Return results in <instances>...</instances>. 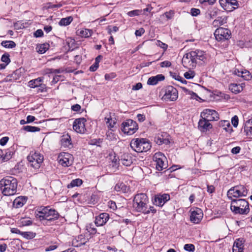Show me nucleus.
Listing matches in <instances>:
<instances>
[{
	"label": "nucleus",
	"instance_id": "obj_44",
	"mask_svg": "<svg viewBox=\"0 0 252 252\" xmlns=\"http://www.w3.org/2000/svg\"><path fill=\"white\" fill-rule=\"evenodd\" d=\"M10 55L8 53H5L2 55L1 58V61L4 63L9 64L10 63V59L9 58Z\"/></svg>",
	"mask_w": 252,
	"mask_h": 252
},
{
	"label": "nucleus",
	"instance_id": "obj_62",
	"mask_svg": "<svg viewBox=\"0 0 252 252\" xmlns=\"http://www.w3.org/2000/svg\"><path fill=\"white\" fill-rule=\"evenodd\" d=\"M99 66V64L97 63H96L94 62V63L89 68L90 71L94 72L97 70Z\"/></svg>",
	"mask_w": 252,
	"mask_h": 252
},
{
	"label": "nucleus",
	"instance_id": "obj_16",
	"mask_svg": "<svg viewBox=\"0 0 252 252\" xmlns=\"http://www.w3.org/2000/svg\"><path fill=\"white\" fill-rule=\"evenodd\" d=\"M86 120L84 118L76 119L73 122V128L78 133H84L86 130L85 123Z\"/></svg>",
	"mask_w": 252,
	"mask_h": 252
},
{
	"label": "nucleus",
	"instance_id": "obj_14",
	"mask_svg": "<svg viewBox=\"0 0 252 252\" xmlns=\"http://www.w3.org/2000/svg\"><path fill=\"white\" fill-rule=\"evenodd\" d=\"M73 156L68 153H63L59 156V162L63 167H69L73 163Z\"/></svg>",
	"mask_w": 252,
	"mask_h": 252
},
{
	"label": "nucleus",
	"instance_id": "obj_18",
	"mask_svg": "<svg viewBox=\"0 0 252 252\" xmlns=\"http://www.w3.org/2000/svg\"><path fill=\"white\" fill-rule=\"evenodd\" d=\"M202 211L198 208L191 212L190 216V220L193 223H198L203 218Z\"/></svg>",
	"mask_w": 252,
	"mask_h": 252
},
{
	"label": "nucleus",
	"instance_id": "obj_51",
	"mask_svg": "<svg viewBox=\"0 0 252 252\" xmlns=\"http://www.w3.org/2000/svg\"><path fill=\"white\" fill-rule=\"evenodd\" d=\"M37 93H42L47 92V88L45 84L41 83L40 86L36 87Z\"/></svg>",
	"mask_w": 252,
	"mask_h": 252
},
{
	"label": "nucleus",
	"instance_id": "obj_12",
	"mask_svg": "<svg viewBox=\"0 0 252 252\" xmlns=\"http://www.w3.org/2000/svg\"><path fill=\"white\" fill-rule=\"evenodd\" d=\"M200 118L210 122V121H218L219 119V115L218 112L214 110L206 109L201 113Z\"/></svg>",
	"mask_w": 252,
	"mask_h": 252
},
{
	"label": "nucleus",
	"instance_id": "obj_63",
	"mask_svg": "<svg viewBox=\"0 0 252 252\" xmlns=\"http://www.w3.org/2000/svg\"><path fill=\"white\" fill-rule=\"evenodd\" d=\"M71 109L75 112H78L81 109V106L78 104H74L71 107Z\"/></svg>",
	"mask_w": 252,
	"mask_h": 252
},
{
	"label": "nucleus",
	"instance_id": "obj_31",
	"mask_svg": "<svg viewBox=\"0 0 252 252\" xmlns=\"http://www.w3.org/2000/svg\"><path fill=\"white\" fill-rule=\"evenodd\" d=\"M244 131L247 135L252 136V119L246 122Z\"/></svg>",
	"mask_w": 252,
	"mask_h": 252
},
{
	"label": "nucleus",
	"instance_id": "obj_4",
	"mask_svg": "<svg viewBox=\"0 0 252 252\" xmlns=\"http://www.w3.org/2000/svg\"><path fill=\"white\" fill-rule=\"evenodd\" d=\"M133 207L137 212L146 213L148 210L149 199L145 193H138L135 195L133 200Z\"/></svg>",
	"mask_w": 252,
	"mask_h": 252
},
{
	"label": "nucleus",
	"instance_id": "obj_37",
	"mask_svg": "<svg viewBox=\"0 0 252 252\" xmlns=\"http://www.w3.org/2000/svg\"><path fill=\"white\" fill-rule=\"evenodd\" d=\"M2 46L5 48H13L16 46V43L12 40H4L1 43Z\"/></svg>",
	"mask_w": 252,
	"mask_h": 252
},
{
	"label": "nucleus",
	"instance_id": "obj_41",
	"mask_svg": "<svg viewBox=\"0 0 252 252\" xmlns=\"http://www.w3.org/2000/svg\"><path fill=\"white\" fill-rule=\"evenodd\" d=\"M21 235L27 239H31L34 238L36 236V233L33 232L28 231V232H23L21 233Z\"/></svg>",
	"mask_w": 252,
	"mask_h": 252
},
{
	"label": "nucleus",
	"instance_id": "obj_23",
	"mask_svg": "<svg viewBox=\"0 0 252 252\" xmlns=\"http://www.w3.org/2000/svg\"><path fill=\"white\" fill-rule=\"evenodd\" d=\"M27 201V197L20 196L16 197L13 202V207L15 208L22 207Z\"/></svg>",
	"mask_w": 252,
	"mask_h": 252
},
{
	"label": "nucleus",
	"instance_id": "obj_2",
	"mask_svg": "<svg viewBox=\"0 0 252 252\" xmlns=\"http://www.w3.org/2000/svg\"><path fill=\"white\" fill-rule=\"evenodd\" d=\"M17 180L11 176H7L0 181V189L5 196L15 194L17 192Z\"/></svg>",
	"mask_w": 252,
	"mask_h": 252
},
{
	"label": "nucleus",
	"instance_id": "obj_35",
	"mask_svg": "<svg viewBox=\"0 0 252 252\" xmlns=\"http://www.w3.org/2000/svg\"><path fill=\"white\" fill-rule=\"evenodd\" d=\"M73 17L72 16H68L61 19L59 24L62 26H66L69 25L73 21Z\"/></svg>",
	"mask_w": 252,
	"mask_h": 252
},
{
	"label": "nucleus",
	"instance_id": "obj_55",
	"mask_svg": "<svg viewBox=\"0 0 252 252\" xmlns=\"http://www.w3.org/2000/svg\"><path fill=\"white\" fill-rule=\"evenodd\" d=\"M239 119L237 116L235 115L231 119V123L233 126L236 127L238 125Z\"/></svg>",
	"mask_w": 252,
	"mask_h": 252
},
{
	"label": "nucleus",
	"instance_id": "obj_1",
	"mask_svg": "<svg viewBox=\"0 0 252 252\" xmlns=\"http://www.w3.org/2000/svg\"><path fill=\"white\" fill-rule=\"evenodd\" d=\"M35 216L40 221L47 220L52 221L58 220L60 214L55 209L51 208L49 206L38 207L35 211Z\"/></svg>",
	"mask_w": 252,
	"mask_h": 252
},
{
	"label": "nucleus",
	"instance_id": "obj_9",
	"mask_svg": "<svg viewBox=\"0 0 252 252\" xmlns=\"http://www.w3.org/2000/svg\"><path fill=\"white\" fill-rule=\"evenodd\" d=\"M164 94L162 99L166 101L176 100L178 97L177 90L172 86H168L164 89Z\"/></svg>",
	"mask_w": 252,
	"mask_h": 252
},
{
	"label": "nucleus",
	"instance_id": "obj_13",
	"mask_svg": "<svg viewBox=\"0 0 252 252\" xmlns=\"http://www.w3.org/2000/svg\"><path fill=\"white\" fill-rule=\"evenodd\" d=\"M166 157L161 152L156 153L154 156V161L156 163V167L158 171H161L167 167L166 164L164 162Z\"/></svg>",
	"mask_w": 252,
	"mask_h": 252
},
{
	"label": "nucleus",
	"instance_id": "obj_24",
	"mask_svg": "<svg viewBox=\"0 0 252 252\" xmlns=\"http://www.w3.org/2000/svg\"><path fill=\"white\" fill-rule=\"evenodd\" d=\"M164 76L162 74H158L155 76L150 77L147 81V84L149 85H156L159 81L164 80Z\"/></svg>",
	"mask_w": 252,
	"mask_h": 252
},
{
	"label": "nucleus",
	"instance_id": "obj_19",
	"mask_svg": "<svg viewBox=\"0 0 252 252\" xmlns=\"http://www.w3.org/2000/svg\"><path fill=\"white\" fill-rule=\"evenodd\" d=\"M212 125L208 121L201 118L198 123V128L201 132H206L212 128Z\"/></svg>",
	"mask_w": 252,
	"mask_h": 252
},
{
	"label": "nucleus",
	"instance_id": "obj_57",
	"mask_svg": "<svg viewBox=\"0 0 252 252\" xmlns=\"http://www.w3.org/2000/svg\"><path fill=\"white\" fill-rule=\"evenodd\" d=\"M43 35V32L41 29H38L34 32V36L36 37H42Z\"/></svg>",
	"mask_w": 252,
	"mask_h": 252
},
{
	"label": "nucleus",
	"instance_id": "obj_27",
	"mask_svg": "<svg viewBox=\"0 0 252 252\" xmlns=\"http://www.w3.org/2000/svg\"><path fill=\"white\" fill-rule=\"evenodd\" d=\"M121 162L126 166H130L133 162L132 157L128 154H124L121 156Z\"/></svg>",
	"mask_w": 252,
	"mask_h": 252
},
{
	"label": "nucleus",
	"instance_id": "obj_59",
	"mask_svg": "<svg viewBox=\"0 0 252 252\" xmlns=\"http://www.w3.org/2000/svg\"><path fill=\"white\" fill-rule=\"evenodd\" d=\"M108 33L111 34L112 32H116L119 30V28L117 26H113L112 28L111 26L108 27Z\"/></svg>",
	"mask_w": 252,
	"mask_h": 252
},
{
	"label": "nucleus",
	"instance_id": "obj_42",
	"mask_svg": "<svg viewBox=\"0 0 252 252\" xmlns=\"http://www.w3.org/2000/svg\"><path fill=\"white\" fill-rule=\"evenodd\" d=\"M86 230L90 233V234L94 235L96 234V229L94 227L93 224L90 223L87 225Z\"/></svg>",
	"mask_w": 252,
	"mask_h": 252
},
{
	"label": "nucleus",
	"instance_id": "obj_64",
	"mask_svg": "<svg viewBox=\"0 0 252 252\" xmlns=\"http://www.w3.org/2000/svg\"><path fill=\"white\" fill-rule=\"evenodd\" d=\"M160 66L162 67H169L171 65V63L169 61H165L161 62L160 63Z\"/></svg>",
	"mask_w": 252,
	"mask_h": 252
},
{
	"label": "nucleus",
	"instance_id": "obj_39",
	"mask_svg": "<svg viewBox=\"0 0 252 252\" xmlns=\"http://www.w3.org/2000/svg\"><path fill=\"white\" fill-rule=\"evenodd\" d=\"M83 181L81 179L77 178L71 181L70 184L67 185L68 188H71L74 187H79L82 184Z\"/></svg>",
	"mask_w": 252,
	"mask_h": 252
},
{
	"label": "nucleus",
	"instance_id": "obj_34",
	"mask_svg": "<svg viewBox=\"0 0 252 252\" xmlns=\"http://www.w3.org/2000/svg\"><path fill=\"white\" fill-rule=\"evenodd\" d=\"M182 89L186 94L190 95L191 96V98L195 99L196 100H202L196 93L193 92L189 90V89L182 87Z\"/></svg>",
	"mask_w": 252,
	"mask_h": 252
},
{
	"label": "nucleus",
	"instance_id": "obj_30",
	"mask_svg": "<svg viewBox=\"0 0 252 252\" xmlns=\"http://www.w3.org/2000/svg\"><path fill=\"white\" fill-rule=\"evenodd\" d=\"M227 17H222L219 16L218 17L217 19H216L213 22V25L216 27L222 25L227 22Z\"/></svg>",
	"mask_w": 252,
	"mask_h": 252
},
{
	"label": "nucleus",
	"instance_id": "obj_7",
	"mask_svg": "<svg viewBox=\"0 0 252 252\" xmlns=\"http://www.w3.org/2000/svg\"><path fill=\"white\" fill-rule=\"evenodd\" d=\"M43 156L37 152H31L27 157L30 166L34 169H39L43 161Z\"/></svg>",
	"mask_w": 252,
	"mask_h": 252
},
{
	"label": "nucleus",
	"instance_id": "obj_60",
	"mask_svg": "<svg viewBox=\"0 0 252 252\" xmlns=\"http://www.w3.org/2000/svg\"><path fill=\"white\" fill-rule=\"evenodd\" d=\"M157 42H158L157 45L158 46H159L160 47H161V48H162L164 50L167 49V47H168L167 44H166L165 43H163L162 42H161L160 40H158Z\"/></svg>",
	"mask_w": 252,
	"mask_h": 252
},
{
	"label": "nucleus",
	"instance_id": "obj_48",
	"mask_svg": "<svg viewBox=\"0 0 252 252\" xmlns=\"http://www.w3.org/2000/svg\"><path fill=\"white\" fill-rule=\"evenodd\" d=\"M103 139L98 138V139H91L90 142L89 144L92 145H97L99 146V144H101L102 142Z\"/></svg>",
	"mask_w": 252,
	"mask_h": 252
},
{
	"label": "nucleus",
	"instance_id": "obj_22",
	"mask_svg": "<svg viewBox=\"0 0 252 252\" xmlns=\"http://www.w3.org/2000/svg\"><path fill=\"white\" fill-rule=\"evenodd\" d=\"M168 136L167 133H164L162 134H158L155 137V141L156 144L158 145H161L163 144L165 145L169 144L170 141L167 137Z\"/></svg>",
	"mask_w": 252,
	"mask_h": 252
},
{
	"label": "nucleus",
	"instance_id": "obj_26",
	"mask_svg": "<svg viewBox=\"0 0 252 252\" xmlns=\"http://www.w3.org/2000/svg\"><path fill=\"white\" fill-rule=\"evenodd\" d=\"M182 63L185 67H188L189 66L192 67L193 63H192V57L190 55V52L184 55L182 60Z\"/></svg>",
	"mask_w": 252,
	"mask_h": 252
},
{
	"label": "nucleus",
	"instance_id": "obj_10",
	"mask_svg": "<svg viewBox=\"0 0 252 252\" xmlns=\"http://www.w3.org/2000/svg\"><path fill=\"white\" fill-rule=\"evenodd\" d=\"M231 32L228 29L220 27L218 28L214 32V35L218 41H224L230 38Z\"/></svg>",
	"mask_w": 252,
	"mask_h": 252
},
{
	"label": "nucleus",
	"instance_id": "obj_33",
	"mask_svg": "<svg viewBox=\"0 0 252 252\" xmlns=\"http://www.w3.org/2000/svg\"><path fill=\"white\" fill-rule=\"evenodd\" d=\"M115 190L116 191H121L122 192H126L128 190L127 187L123 183H118L114 188Z\"/></svg>",
	"mask_w": 252,
	"mask_h": 252
},
{
	"label": "nucleus",
	"instance_id": "obj_50",
	"mask_svg": "<svg viewBox=\"0 0 252 252\" xmlns=\"http://www.w3.org/2000/svg\"><path fill=\"white\" fill-rule=\"evenodd\" d=\"M21 223L23 226L31 225L32 223V221L27 219H22L21 220Z\"/></svg>",
	"mask_w": 252,
	"mask_h": 252
},
{
	"label": "nucleus",
	"instance_id": "obj_52",
	"mask_svg": "<svg viewBox=\"0 0 252 252\" xmlns=\"http://www.w3.org/2000/svg\"><path fill=\"white\" fill-rule=\"evenodd\" d=\"M141 12V10H134L129 11L127 13V15L130 17H134L135 16L139 15Z\"/></svg>",
	"mask_w": 252,
	"mask_h": 252
},
{
	"label": "nucleus",
	"instance_id": "obj_58",
	"mask_svg": "<svg viewBox=\"0 0 252 252\" xmlns=\"http://www.w3.org/2000/svg\"><path fill=\"white\" fill-rule=\"evenodd\" d=\"M145 32V30L143 28L136 30L135 34L136 36H141Z\"/></svg>",
	"mask_w": 252,
	"mask_h": 252
},
{
	"label": "nucleus",
	"instance_id": "obj_54",
	"mask_svg": "<svg viewBox=\"0 0 252 252\" xmlns=\"http://www.w3.org/2000/svg\"><path fill=\"white\" fill-rule=\"evenodd\" d=\"M116 74L115 72H112L110 73H107L105 75V79L106 80H110L116 77Z\"/></svg>",
	"mask_w": 252,
	"mask_h": 252
},
{
	"label": "nucleus",
	"instance_id": "obj_17",
	"mask_svg": "<svg viewBox=\"0 0 252 252\" xmlns=\"http://www.w3.org/2000/svg\"><path fill=\"white\" fill-rule=\"evenodd\" d=\"M170 199V197L169 194H158L155 196L153 203L156 206L162 207Z\"/></svg>",
	"mask_w": 252,
	"mask_h": 252
},
{
	"label": "nucleus",
	"instance_id": "obj_40",
	"mask_svg": "<svg viewBox=\"0 0 252 252\" xmlns=\"http://www.w3.org/2000/svg\"><path fill=\"white\" fill-rule=\"evenodd\" d=\"M22 129L26 131L32 132L39 131L40 130L39 127L31 126H24Z\"/></svg>",
	"mask_w": 252,
	"mask_h": 252
},
{
	"label": "nucleus",
	"instance_id": "obj_5",
	"mask_svg": "<svg viewBox=\"0 0 252 252\" xmlns=\"http://www.w3.org/2000/svg\"><path fill=\"white\" fill-rule=\"evenodd\" d=\"M130 146L131 149L137 153L146 152L151 148V144L149 140L146 138L133 139Z\"/></svg>",
	"mask_w": 252,
	"mask_h": 252
},
{
	"label": "nucleus",
	"instance_id": "obj_61",
	"mask_svg": "<svg viewBox=\"0 0 252 252\" xmlns=\"http://www.w3.org/2000/svg\"><path fill=\"white\" fill-rule=\"evenodd\" d=\"M9 140V137L7 136L3 137L0 140V144L1 146H4Z\"/></svg>",
	"mask_w": 252,
	"mask_h": 252
},
{
	"label": "nucleus",
	"instance_id": "obj_25",
	"mask_svg": "<svg viewBox=\"0 0 252 252\" xmlns=\"http://www.w3.org/2000/svg\"><path fill=\"white\" fill-rule=\"evenodd\" d=\"M61 145L64 147L70 148L72 146L71 138L68 134H64L61 140Z\"/></svg>",
	"mask_w": 252,
	"mask_h": 252
},
{
	"label": "nucleus",
	"instance_id": "obj_45",
	"mask_svg": "<svg viewBox=\"0 0 252 252\" xmlns=\"http://www.w3.org/2000/svg\"><path fill=\"white\" fill-rule=\"evenodd\" d=\"M170 74H171V76H172V77L174 78L175 80L181 81V82H182L183 83H187L186 80L184 79L182 77L179 76L176 73L170 72Z\"/></svg>",
	"mask_w": 252,
	"mask_h": 252
},
{
	"label": "nucleus",
	"instance_id": "obj_21",
	"mask_svg": "<svg viewBox=\"0 0 252 252\" xmlns=\"http://www.w3.org/2000/svg\"><path fill=\"white\" fill-rule=\"evenodd\" d=\"M245 240L244 238L237 239L234 243L232 252H244V243Z\"/></svg>",
	"mask_w": 252,
	"mask_h": 252
},
{
	"label": "nucleus",
	"instance_id": "obj_38",
	"mask_svg": "<svg viewBox=\"0 0 252 252\" xmlns=\"http://www.w3.org/2000/svg\"><path fill=\"white\" fill-rule=\"evenodd\" d=\"M93 33L92 30L85 29L80 31L79 32V35L82 37L88 38L90 37Z\"/></svg>",
	"mask_w": 252,
	"mask_h": 252
},
{
	"label": "nucleus",
	"instance_id": "obj_28",
	"mask_svg": "<svg viewBox=\"0 0 252 252\" xmlns=\"http://www.w3.org/2000/svg\"><path fill=\"white\" fill-rule=\"evenodd\" d=\"M15 153L14 148L11 147L4 151V156L2 157V161H6L11 159Z\"/></svg>",
	"mask_w": 252,
	"mask_h": 252
},
{
	"label": "nucleus",
	"instance_id": "obj_20",
	"mask_svg": "<svg viewBox=\"0 0 252 252\" xmlns=\"http://www.w3.org/2000/svg\"><path fill=\"white\" fill-rule=\"evenodd\" d=\"M109 218V215L108 213H101L95 217V224L97 226H102L107 222Z\"/></svg>",
	"mask_w": 252,
	"mask_h": 252
},
{
	"label": "nucleus",
	"instance_id": "obj_11",
	"mask_svg": "<svg viewBox=\"0 0 252 252\" xmlns=\"http://www.w3.org/2000/svg\"><path fill=\"white\" fill-rule=\"evenodd\" d=\"M190 55L192 57V67L195 66L198 61L205 62L206 60V54L205 52L201 50H196L191 51Z\"/></svg>",
	"mask_w": 252,
	"mask_h": 252
},
{
	"label": "nucleus",
	"instance_id": "obj_56",
	"mask_svg": "<svg viewBox=\"0 0 252 252\" xmlns=\"http://www.w3.org/2000/svg\"><path fill=\"white\" fill-rule=\"evenodd\" d=\"M218 14V10L216 9H214L208 14V16L210 19H213Z\"/></svg>",
	"mask_w": 252,
	"mask_h": 252
},
{
	"label": "nucleus",
	"instance_id": "obj_6",
	"mask_svg": "<svg viewBox=\"0 0 252 252\" xmlns=\"http://www.w3.org/2000/svg\"><path fill=\"white\" fill-rule=\"evenodd\" d=\"M248 189L243 185H239L231 188L227 192L228 198L231 200L233 198L245 197L247 195Z\"/></svg>",
	"mask_w": 252,
	"mask_h": 252
},
{
	"label": "nucleus",
	"instance_id": "obj_36",
	"mask_svg": "<svg viewBox=\"0 0 252 252\" xmlns=\"http://www.w3.org/2000/svg\"><path fill=\"white\" fill-rule=\"evenodd\" d=\"M49 46L48 43L42 44L37 46L36 50L39 54H43L48 50Z\"/></svg>",
	"mask_w": 252,
	"mask_h": 252
},
{
	"label": "nucleus",
	"instance_id": "obj_8",
	"mask_svg": "<svg viewBox=\"0 0 252 252\" xmlns=\"http://www.w3.org/2000/svg\"><path fill=\"white\" fill-rule=\"evenodd\" d=\"M138 128V126L137 123L131 119L126 120L122 124V130L127 135L134 134Z\"/></svg>",
	"mask_w": 252,
	"mask_h": 252
},
{
	"label": "nucleus",
	"instance_id": "obj_47",
	"mask_svg": "<svg viewBox=\"0 0 252 252\" xmlns=\"http://www.w3.org/2000/svg\"><path fill=\"white\" fill-rule=\"evenodd\" d=\"M105 120H106V124H108V127L110 128V129L111 128H113L114 126V125L116 124V122L115 121V120H113L110 117V118H105Z\"/></svg>",
	"mask_w": 252,
	"mask_h": 252
},
{
	"label": "nucleus",
	"instance_id": "obj_29",
	"mask_svg": "<svg viewBox=\"0 0 252 252\" xmlns=\"http://www.w3.org/2000/svg\"><path fill=\"white\" fill-rule=\"evenodd\" d=\"M229 90L233 93L237 94L243 91V86L231 83L229 85Z\"/></svg>",
	"mask_w": 252,
	"mask_h": 252
},
{
	"label": "nucleus",
	"instance_id": "obj_32",
	"mask_svg": "<svg viewBox=\"0 0 252 252\" xmlns=\"http://www.w3.org/2000/svg\"><path fill=\"white\" fill-rule=\"evenodd\" d=\"M43 79L41 77H38L35 79L32 80L29 82V86L31 88H35L38 87L42 83Z\"/></svg>",
	"mask_w": 252,
	"mask_h": 252
},
{
	"label": "nucleus",
	"instance_id": "obj_46",
	"mask_svg": "<svg viewBox=\"0 0 252 252\" xmlns=\"http://www.w3.org/2000/svg\"><path fill=\"white\" fill-rule=\"evenodd\" d=\"M252 76L248 70H245L242 78L247 81L250 80L252 79Z\"/></svg>",
	"mask_w": 252,
	"mask_h": 252
},
{
	"label": "nucleus",
	"instance_id": "obj_15",
	"mask_svg": "<svg viewBox=\"0 0 252 252\" xmlns=\"http://www.w3.org/2000/svg\"><path fill=\"white\" fill-rule=\"evenodd\" d=\"M220 6L226 11H232L239 7L237 0H219Z\"/></svg>",
	"mask_w": 252,
	"mask_h": 252
},
{
	"label": "nucleus",
	"instance_id": "obj_3",
	"mask_svg": "<svg viewBox=\"0 0 252 252\" xmlns=\"http://www.w3.org/2000/svg\"><path fill=\"white\" fill-rule=\"evenodd\" d=\"M231 211L234 214L247 215L250 212L249 202L244 199L231 200Z\"/></svg>",
	"mask_w": 252,
	"mask_h": 252
},
{
	"label": "nucleus",
	"instance_id": "obj_49",
	"mask_svg": "<svg viewBox=\"0 0 252 252\" xmlns=\"http://www.w3.org/2000/svg\"><path fill=\"white\" fill-rule=\"evenodd\" d=\"M184 249L189 252H193L195 251V246L191 244H187L185 245Z\"/></svg>",
	"mask_w": 252,
	"mask_h": 252
},
{
	"label": "nucleus",
	"instance_id": "obj_53",
	"mask_svg": "<svg viewBox=\"0 0 252 252\" xmlns=\"http://www.w3.org/2000/svg\"><path fill=\"white\" fill-rule=\"evenodd\" d=\"M190 13L192 16H197L200 14V10L198 8H192L190 9Z\"/></svg>",
	"mask_w": 252,
	"mask_h": 252
},
{
	"label": "nucleus",
	"instance_id": "obj_43",
	"mask_svg": "<svg viewBox=\"0 0 252 252\" xmlns=\"http://www.w3.org/2000/svg\"><path fill=\"white\" fill-rule=\"evenodd\" d=\"M223 123L224 125H226V127H223V129L229 133H231L233 131V128L229 123L228 121H223Z\"/></svg>",
	"mask_w": 252,
	"mask_h": 252
}]
</instances>
